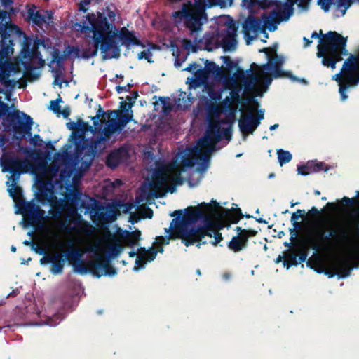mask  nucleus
Listing matches in <instances>:
<instances>
[{"label":"nucleus","instance_id":"f3484780","mask_svg":"<svg viewBox=\"0 0 359 359\" xmlns=\"http://www.w3.org/2000/svg\"><path fill=\"white\" fill-rule=\"evenodd\" d=\"M88 265L90 268V273L97 278L102 275L114 276L117 273L116 269L111 265L110 259L101 255H97L95 260L88 261Z\"/></svg>","mask_w":359,"mask_h":359},{"label":"nucleus","instance_id":"9b49d317","mask_svg":"<svg viewBox=\"0 0 359 359\" xmlns=\"http://www.w3.org/2000/svg\"><path fill=\"white\" fill-rule=\"evenodd\" d=\"M6 148L0 158L2 171L4 172H8L11 174V178L18 177L21 173H25L27 171L28 163L25 159H21L15 157L10 152L5 151Z\"/></svg>","mask_w":359,"mask_h":359},{"label":"nucleus","instance_id":"6ab92c4d","mask_svg":"<svg viewBox=\"0 0 359 359\" xmlns=\"http://www.w3.org/2000/svg\"><path fill=\"white\" fill-rule=\"evenodd\" d=\"M117 215V210L113 206H100L95 211L94 222L97 224L112 222L116 219Z\"/></svg>","mask_w":359,"mask_h":359},{"label":"nucleus","instance_id":"a211bd4d","mask_svg":"<svg viewBox=\"0 0 359 359\" xmlns=\"http://www.w3.org/2000/svg\"><path fill=\"white\" fill-rule=\"evenodd\" d=\"M220 129L221 128L218 122H210L205 136L199 139L198 142V146L201 147H214L215 144L222 140Z\"/></svg>","mask_w":359,"mask_h":359},{"label":"nucleus","instance_id":"ddd939ff","mask_svg":"<svg viewBox=\"0 0 359 359\" xmlns=\"http://www.w3.org/2000/svg\"><path fill=\"white\" fill-rule=\"evenodd\" d=\"M8 15L7 11L0 9V43L2 44L14 43L17 36L23 34L18 26L6 22Z\"/></svg>","mask_w":359,"mask_h":359},{"label":"nucleus","instance_id":"8fccbe9b","mask_svg":"<svg viewBox=\"0 0 359 359\" xmlns=\"http://www.w3.org/2000/svg\"><path fill=\"white\" fill-rule=\"evenodd\" d=\"M251 69H259V72L263 74L262 77L260 76V78H261L260 80L262 79L263 81H264V83L266 86L270 85L271 83L272 77H273V75L272 74L269 75L267 73H266L265 72L266 70H264V72H262V69H261V66H259L256 63L253 62L251 65ZM270 72L272 73L271 71H270Z\"/></svg>","mask_w":359,"mask_h":359},{"label":"nucleus","instance_id":"13d9d810","mask_svg":"<svg viewBox=\"0 0 359 359\" xmlns=\"http://www.w3.org/2000/svg\"><path fill=\"white\" fill-rule=\"evenodd\" d=\"M234 231H236L238 233L237 235L243 234L245 236L250 237L256 236L258 233L257 231L256 230L242 229L241 226H236Z\"/></svg>","mask_w":359,"mask_h":359},{"label":"nucleus","instance_id":"f8f14e48","mask_svg":"<svg viewBox=\"0 0 359 359\" xmlns=\"http://www.w3.org/2000/svg\"><path fill=\"white\" fill-rule=\"evenodd\" d=\"M19 212L25 218V226H33L45 218V211L33 202H27L21 199L18 203Z\"/></svg>","mask_w":359,"mask_h":359},{"label":"nucleus","instance_id":"4d7b16f0","mask_svg":"<svg viewBox=\"0 0 359 359\" xmlns=\"http://www.w3.org/2000/svg\"><path fill=\"white\" fill-rule=\"evenodd\" d=\"M168 99V97H167ZM159 101L162 104V112L165 114H168L172 110V104L166 100L165 97H159Z\"/></svg>","mask_w":359,"mask_h":359},{"label":"nucleus","instance_id":"09e8293b","mask_svg":"<svg viewBox=\"0 0 359 359\" xmlns=\"http://www.w3.org/2000/svg\"><path fill=\"white\" fill-rule=\"evenodd\" d=\"M75 272L81 274H86L90 272V268L88 265V262L85 263L82 259L80 262L76 263L73 266Z\"/></svg>","mask_w":359,"mask_h":359},{"label":"nucleus","instance_id":"6e6552de","mask_svg":"<svg viewBox=\"0 0 359 359\" xmlns=\"http://www.w3.org/2000/svg\"><path fill=\"white\" fill-rule=\"evenodd\" d=\"M171 18L176 26L183 25L191 34L201 31L202 26L208 22V18H204L184 3L178 11L172 13Z\"/></svg>","mask_w":359,"mask_h":359},{"label":"nucleus","instance_id":"c03bdc74","mask_svg":"<svg viewBox=\"0 0 359 359\" xmlns=\"http://www.w3.org/2000/svg\"><path fill=\"white\" fill-rule=\"evenodd\" d=\"M230 95L231 97H226L224 100V104H227L228 107H229L231 102L243 104V99L240 95V90L233 89Z\"/></svg>","mask_w":359,"mask_h":359},{"label":"nucleus","instance_id":"39448f33","mask_svg":"<svg viewBox=\"0 0 359 359\" xmlns=\"http://www.w3.org/2000/svg\"><path fill=\"white\" fill-rule=\"evenodd\" d=\"M347 38L335 31H329L320 39L317 46V57L322 58V64L332 69L336 64L343 60V55H348L346 48Z\"/></svg>","mask_w":359,"mask_h":359},{"label":"nucleus","instance_id":"f03ea898","mask_svg":"<svg viewBox=\"0 0 359 359\" xmlns=\"http://www.w3.org/2000/svg\"><path fill=\"white\" fill-rule=\"evenodd\" d=\"M299 1V6L303 8L307 6L309 0H287V2L276 4V8L272 10L269 15L265 13L262 15V20L255 18L253 15H248L243 24V32L247 38V43H250V40L253 39L250 33L257 34L259 32L264 31L262 22L264 27H267L269 31H274L276 28V25L282 21H286L293 14V6Z\"/></svg>","mask_w":359,"mask_h":359},{"label":"nucleus","instance_id":"5701e85b","mask_svg":"<svg viewBox=\"0 0 359 359\" xmlns=\"http://www.w3.org/2000/svg\"><path fill=\"white\" fill-rule=\"evenodd\" d=\"M235 76L236 78L243 81V86L246 91L252 90L256 83L260 81L261 79L260 76L254 72L246 76L245 72L239 67H237Z\"/></svg>","mask_w":359,"mask_h":359},{"label":"nucleus","instance_id":"774afa93","mask_svg":"<svg viewBox=\"0 0 359 359\" xmlns=\"http://www.w3.org/2000/svg\"><path fill=\"white\" fill-rule=\"evenodd\" d=\"M107 126L109 127L113 133H121L123 128L116 122V120L112 119L109 121Z\"/></svg>","mask_w":359,"mask_h":359},{"label":"nucleus","instance_id":"0eeeda50","mask_svg":"<svg viewBox=\"0 0 359 359\" xmlns=\"http://www.w3.org/2000/svg\"><path fill=\"white\" fill-rule=\"evenodd\" d=\"M339 86V93L342 101L348 98L347 90L359 83V55L350 54L344 61L339 73L333 76Z\"/></svg>","mask_w":359,"mask_h":359},{"label":"nucleus","instance_id":"72a5a7b5","mask_svg":"<svg viewBox=\"0 0 359 359\" xmlns=\"http://www.w3.org/2000/svg\"><path fill=\"white\" fill-rule=\"evenodd\" d=\"M229 28L232 29V31H228L226 35L222 39V45L225 50H231L236 45L235 36L236 28L234 25L229 26Z\"/></svg>","mask_w":359,"mask_h":359},{"label":"nucleus","instance_id":"f257e3e1","mask_svg":"<svg viewBox=\"0 0 359 359\" xmlns=\"http://www.w3.org/2000/svg\"><path fill=\"white\" fill-rule=\"evenodd\" d=\"M87 19L90 26L83 27V29L92 32L93 45L83 48L81 57L86 60L95 57L100 48L104 60L119 58L121 48L115 41L116 25L109 24L106 18L99 12L97 17L95 14L88 15Z\"/></svg>","mask_w":359,"mask_h":359},{"label":"nucleus","instance_id":"dca6fc26","mask_svg":"<svg viewBox=\"0 0 359 359\" xmlns=\"http://www.w3.org/2000/svg\"><path fill=\"white\" fill-rule=\"evenodd\" d=\"M83 226L88 227L89 224L78 213L76 208L69 209L65 215V220L59 224L60 229L68 233L74 230L79 231Z\"/></svg>","mask_w":359,"mask_h":359},{"label":"nucleus","instance_id":"e2e57ef3","mask_svg":"<svg viewBox=\"0 0 359 359\" xmlns=\"http://www.w3.org/2000/svg\"><path fill=\"white\" fill-rule=\"evenodd\" d=\"M7 67L9 68L11 73H20L21 72L20 64L18 62H6Z\"/></svg>","mask_w":359,"mask_h":359},{"label":"nucleus","instance_id":"9d476101","mask_svg":"<svg viewBox=\"0 0 359 359\" xmlns=\"http://www.w3.org/2000/svg\"><path fill=\"white\" fill-rule=\"evenodd\" d=\"M266 54L268 62L261 65L262 71L268 70L272 72L273 78L288 77L292 81H297L298 79L290 72L283 71L281 67L284 63V58L276 53L277 46L271 48H264L259 50Z\"/></svg>","mask_w":359,"mask_h":359},{"label":"nucleus","instance_id":"e433bc0d","mask_svg":"<svg viewBox=\"0 0 359 359\" xmlns=\"http://www.w3.org/2000/svg\"><path fill=\"white\" fill-rule=\"evenodd\" d=\"M358 199H355V198H348L347 196H344L340 201V203H334L332 202H328L326 205V207L328 208L332 211H336L338 208H340L341 205H345L348 206H353L357 204H359V197Z\"/></svg>","mask_w":359,"mask_h":359},{"label":"nucleus","instance_id":"473e14b6","mask_svg":"<svg viewBox=\"0 0 359 359\" xmlns=\"http://www.w3.org/2000/svg\"><path fill=\"white\" fill-rule=\"evenodd\" d=\"M65 259L62 255L55 252L53 253V260L51 262L50 272L54 274H60L63 271Z\"/></svg>","mask_w":359,"mask_h":359},{"label":"nucleus","instance_id":"aec40b11","mask_svg":"<svg viewBox=\"0 0 359 359\" xmlns=\"http://www.w3.org/2000/svg\"><path fill=\"white\" fill-rule=\"evenodd\" d=\"M129 156L128 151L123 147L111 151L106 158V165L111 169H115L120 163L127 160Z\"/></svg>","mask_w":359,"mask_h":359},{"label":"nucleus","instance_id":"49530a36","mask_svg":"<svg viewBox=\"0 0 359 359\" xmlns=\"http://www.w3.org/2000/svg\"><path fill=\"white\" fill-rule=\"evenodd\" d=\"M13 179V182L11 184V187H8V191L11 197H12L14 200H17L19 198L22 197V191L20 187L18 186L15 182V179Z\"/></svg>","mask_w":359,"mask_h":359},{"label":"nucleus","instance_id":"680f3d73","mask_svg":"<svg viewBox=\"0 0 359 359\" xmlns=\"http://www.w3.org/2000/svg\"><path fill=\"white\" fill-rule=\"evenodd\" d=\"M294 251H295L296 253H297V252H299V255H297V257H298L297 262H298V264L306 262V260L307 259L308 255H307L306 251L304 249H303V248H299H299H295Z\"/></svg>","mask_w":359,"mask_h":359},{"label":"nucleus","instance_id":"f704fd0d","mask_svg":"<svg viewBox=\"0 0 359 359\" xmlns=\"http://www.w3.org/2000/svg\"><path fill=\"white\" fill-rule=\"evenodd\" d=\"M51 208V214L52 217L54 219H57L61 217L62 210H65V203L64 201L62 199L58 200L57 198L55 196L52 198V200L48 203Z\"/></svg>","mask_w":359,"mask_h":359},{"label":"nucleus","instance_id":"79ce46f5","mask_svg":"<svg viewBox=\"0 0 359 359\" xmlns=\"http://www.w3.org/2000/svg\"><path fill=\"white\" fill-rule=\"evenodd\" d=\"M83 256V252L79 249H74L67 251L65 255L66 259L69 264L74 266V264L81 261Z\"/></svg>","mask_w":359,"mask_h":359},{"label":"nucleus","instance_id":"2eb2a0df","mask_svg":"<svg viewBox=\"0 0 359 359\" xmlns=\"http://www.w3.org/2000/svg\"><path fill=\"white\" fill-rule=\"evenodd\" d=\"M14 43H0V82L6 87H14L15 82L10 79L11 72L5 60L13 55Z\"/></svg>","mask_w":359,"mask_h":359},{"label":"nucleus","instance_id":"6e6d98bb","mask_svg":"<svg viewBox=\"0 0 359 359\" xmlns=\"http://www.w3.org/2000/svg\"><path fill=\"white\" fill-rule=\"evenodd\" d=\"M62 102V97L59 95L58 98H57L56 100H51L50 101V107L49 109L53 112L55 113V114H57V116L60 115V109H61V107L60 106V102Z\"/></svg>","mask_w":359,"mask_h":359},{"label":"nucleus","instance_id":"69168bd1","mask_svg":"<svg viewBox=\"0 0 359 359\" xmlns=\"http://www.w3.org/2000/svg\"><path fill=\"white\" fill-rule=\"evenodd\" d=\"M104 111L101 108L98 110L97 115L92 118V120L93 121V125L95 126V130H98L99 131L101 130V125L100 123V117L101 116H103Z\"/></svg>","mask_w":359,"mask_h":359},{"label":"nucleus","instance_id":"cd10ccee","mask_svg":"<svg viewBox=\"0 0 359 359\" xmlns=\"http://www.w3.org/2000/svg\"><path fill=\"white\" fill-rule=\"evenodd\" d=\"M68 48L69 50L64 55H61L58 50H55L52 54L51 62H56L57 66L60 67H63V62L65 59L72 53H74L76 57H79V53L80 52V50L77 46H68Z\"/></svg>","mask_w":359,"mask_h":359},{"label":"nucleus","instance_id":"4468645a","mask_svg":"<svg viewBox=\"0 0 359 359\" xmlns=\"http://www.w3.org/2000/svg\"><path fill=\"white\" fill-rule=\"evenodd\" d=\"M306 265L308 267L314 269V271L318 273L324 272L329 278H332L337 274L339 278H345L350 275L352 269L346 262L340 261L334 265L336 272H332L329 270L324 271L320 261L316 258L312 257L308 259Z\"/></svg>","mask_w":359,"mask_h":359},{"label":"nucleus","instance_id":"37998d69","mask_svg":"<svg viewBox=\"0 0 359 359\" xmlns=\"http://www.w3.org/2000/svg\"><path fill=\"white\" fill-rule=\"evenodd\" d=\"M311 168V172H318L322 170L327 172L329 170V168L325 165L323 162H318L317 161H308L305 166L303 168Z\"/></svg>","mask_w":359,"mask_h":359},{"label":"nucleus","instance_id":"603ef678","mask_svg":"<svg viewBox=\"0 0 359 359\" xmlns=\"http://www.w3.org/2000/svg\"><path fill=\"white\" fill-rule=\"evenodd\" d=\"M205 40V48L208 51L212 50L214 46L215 45V36L212 34H206L204 36Z\"/></svg>","mask_w":359,"mask_h":359},{"label":"nucleus","instance_id":"338daca9","mask_svg":"<svg viewBox=\"0 0 359 359\" xmlns=\"http://www.w3.org/2000/svg\"><path fill=\"white\" fill-rule=\"evenodd\" d=\"M318 4L324 11L327 12L334 2L333 0H318Z\"/></svg>","mask_w":359,"mask_h":359},{"label":"nucleus","instance_id":"4c0bfd02","mask_svg":"<svg viewBox=\"0 0 359 359\" xmlns=\"http://www.w3.org/2000/svg\"><path fill=\"white\" fill-rule=\"evenodd\" d=\"M209 76L208 75L207 72H205L204 68H202V67L200 65L196 70L194 72V78L192 79L193 83L196 87H198L201 85L205 83Z\"/></svg>","mask_w":359,"mask_h":359},{"label":"nucleus","instance_id":"ea45409f","mask_svg":"<svg viewBox=\"0 0 359 359\" xmlns=\"http://www.w3.org/2000/svg\"><path fill=\"white\" fill-rule=\"evenodd\" d=\"M96 130L95 127L89 125L88 123L83 121L82 119H78V128H76V135L82 139L84 138L85 134L88 132H94Z\"/></svg>","mask_w":359,"mask_h":359},{"label":"nucleus","instance_id":"a878e982","mask_svg":"<svg viewBox=\"0 0 359 359\" xmlns=\"http://www.w3.org/2000/svg\"><path fill=\"white\" fill-rule=\"evenodd\" d=\"M118 236L129 247H133L138 243L140 240L141 231L136 229L133 231L127 230L121 231Z\"/></svg>","mask_w":359,"mask_h":359},{"label":"nucleus","instance_id":"4be33fe9","mask_svg":"<svg viewBox=\"0 0 359 359\" xmlns=\"http://www.w3.org/2000/svg\"><path fill=\"white\" fill-rule=\"evenodd\" d=\"M259 124L260 121L252 114L241 116L238 121L239 129L243 135L252 134Z\"/></svg>","mask_w":359,"mask_h":359},{"label":"nucleus","instance_id":"393cba45","mask_svg":"<svg viewBox=\"0 0 359 359\" xmlns=\"http://www.w3.org/2000/svg\"><path fill=\"white\" fill-rule=\"evenodd\" d=\"M250 238V236H247L243 234L234 236L228 243L227 247L231 251L238 252L247 248Z\"/></svg>","mask_w":359,"mask_h":359},{"label":"nucleus","instance_id":"864d4df0","mask_svg":"<svg viewBox=\"0 0 359 359\" xmlns=\"http://www.w3.org/2000/svg\"><path fill=\"white\" fill-rule=\"evenodd\" d=\"M221 59L226 65V70L231 72L233 69L238 67V63L231 60L229 56H222Z\"/></svg>","mask_w":359,"mask_h":359},{"label":"nucleus","instance_id":"58836bf2","mask_svg":"<svg viewBox=\"0 0 359 359\" xmlns=\"http://www.w3.org/2000/svg\"><path fill=\"white\" fill-rule=\"evenodd\" d=\"M116 115L117 120L116 122L123 129L124 127L133 120V111L130 113H123L120 111H114Z\"/></svg>","mask_w":359,"mask_h":359},{"label":"nucleus","instance_id":"423d86ee","mask_svg":"<svg viewBox=\"0 0 359 359\" xmlns=\"http://www.w3.org/2000/svg\"><path fill=\"white\" fill-rule=\"evenodd\" d=\"M22 35L25 41L20 51L21 65L25 69L24 75L29 81H34L39 79L41 74L36 71L37 67H34L32 63L37 64L39 67H43L45 65V60L42 58V55L39 50L40 46H45V42L36 38L34 40L32 47H31V40L24 34Z\"/></svg>","mask_w":359,"mask_h":359},{"label":"nucleus","instance_id":"a18cd8bd","mask_svg":"<svg viewBox=\"0 0 359 359\" xmlns=\"http://www.w3.org/2000/svg\"><path fill=\"white\" fill-rule=\"evenodd\" d=\"M81 195L79 189H74L65 196V198L75 205H79L81 202Z\"/></svg>","mask_w":359,"mask_h":359},{"label":"nucleus","instance_id":"20e7f679","mask_svg":"<svg viewBox=\"0 0 359 359\" xmlns=\"http://www.w3.org/2000/svg\"><path fill=\"white\" fill-rule=\"evenodd\" d=\"M211 203H213L214 206H212L210 203L203 202L197 206L188 207L184 209V215L182 218L181 216L183 211L182 210H175L170 214L172 217H177L172 220V225L174 224L178 231L188 241V238L192 234L190 231L193 229H196L195 227L189 228V225L194 224L199 220H203L204 222L219 207V203L216 201L212 200ZM191 245H193V241H191Z\"/></svg>","mask_w":359,"mask_h":359},{"label":"nucleus","instance_id":"a19ab883","mask_svg":"<svg viewBox=\"0 0 359 359\" xmlns=\"http://www.w3.org/2000/svg\"><path fill=\"white\" fill-rule=\"evenodd\" d=\"M285 254V260L283 262V266L287 269L292 266H297V254L294 250L293 251H286Z\"/></svg>","mask_w":359,"mask_h":359},{"label":"nucleus","instance_id":"c756f323","mask_svg":"<svg viewBox=\"0 0 359 359\" xmlns=\"http://www.w3.org/2000/svg\"><path fill=\"white\" fill-rule=\"evenodd\" d=\"M105 141V137L103 135L97 137L96 139L86 140L81 146V149H88L92 155H95L98 149H101L102 142Z\"/></svg>","mask_w":359,"mask_h":359},{"label":"nucleus","instance_id":"3c124183","mask_svg":"<svg viewBox=\"0 0 359 359\" xmlns=\"http://www.w3.org/2000/svg\"><path fill=\"white\" fill-rule=\"evenodd\" d=\"M154 177L159 184H162L168 180V175L164 167L158 168L154 172Z\"/></svg>","mask_w":359,"mask_h":359},{"label":"nucleus","instance_id":"bb28decb","mask_svg":"<svg viewBox=\"0 0 359 359\" xmlns=\"http://www.w3.org/2000/svg\"><path fill=\"white\" fill-rule=\"evenodd\" d=\"M36 7L34 5H32L27 9L26 18L29 22H32V24L39 27L43 25L44 23H48L46 20V15H42L40 11H36Z\"/></svg>","mask_w":359,"mask_h":359},{"label":"nucleus","instance_id":"412c9836","mask_svg":"<svg viewBox=\"0 0 359 359\" xmlns=\"http://www.w3.org/2000/svg\"><path fill=\"white\" fill-rule=\"evenodd\" d=\"M165 232L168 234L166 236H157L156 238V243L157 245H168L169 244L170 239H176L179 238L182 240V242L186 245L189 246L191 245V242L187 241L182 234L178 231L177 229H176L175 226L174 224L172 225V223L170 224V228L165 229Z\"/></svg>","mask_w":359,"mask_h":359},{"label":"nucleus","instance_id":"c9c22d12","mask_svg":"<svg viewBox=\"0 0 359 359\" xmlns=\"http://www.w3.org/2000/svg\"><path fill=\"white\" fill-rule=\"evenodd\" d=\"M204 69L208 76L212 74V75L215 76V77H219L220 79L223 78L224 76L223 69L221 67H219L215 62H214L212 61L206 60L205 61Z\"/></svg>","mask_w":359,"mask_h":359},{"label":"nucleus","instance_id":"b1692460","mask_svg":"<svg viewBox=\"0 0 359 359\" xmlns=\"http://www.w3.org/2000/svg\"><path fill=\"white\" fill-rule=\"evenodd\" d=\"M116 32V36L118 37L121 41V45L126 47H129L130 45L144 47V45L142 43V41L135 36V32L129 31L126 27H122L119 31L118 34L117 30ZM116 38V37H115V39Z\"/></svg>","mask_w":359,"mask_h":359},{"label":"nucleus","instance_id":"2f4dec72","mask_svg":"<svg viewBox=\"0 0 359 359\" xmlns=\"http://www.w3.org/2000/svg\"><path fill=\"white\" fill-rule=\"evenodd\" d=\"M37 199L42 205L48 204L55 196L51 189L46 184H41L38 189Z\"/></svg>","mask_w":359,"mask_h":359},{"label":"nucleus","instance_id":"c85d7f7f","mask_svg":"<svg viewBox=\"0 0 359 359\" xmlns=\"http://www.w3.org/2000/svg\"><path fill=\"white\" fill-rule=\"evenodd\" d=\"M222 217L229 224H237L243 217L242 211L238 208L224 209Z\"/></svg>","mask_w":359,"mask_h":359},{"label":"nucleus","instance_id":"1a4fd4ad","mask_svg":"<svg viewBox=\"0 0 359 359\" xmlns=\"http://www.w3.org/2000/svg\"><path fill=\"white\" fill-rule=\"evenodd\" d=\"M222 228V226L218 227L210 217L204 222L203 226L193 229L190 231L192 234L188 240L193 241V245L198 242V247L208 243L216 245L223 240L222 235L219 232V229Z\"/></svg>","mask_w":359,"mask_h":359},{"label":"nucleus","instance_id":"0e129e2a","mask_svg":"<svg viewBox=\"0 0 359 359\" xmlns=\"http://www.w3.org/2000/svg\"><path fill=\"white\" fill-rule=\"evenodd\" d=\"M354 0H338L337 1V7L343 8L342 11L343 14L345 13L346 10L353 4Z\"/></svg>","mask_w":359,"mask_h":359},{"label":"nucleus","instance_id":"052dcab7","mask_svg":"<svg viewBox=\"0 0 359 359\" xmlns=\"http://www.w3.org/2000/svg\"><path fill=\"white\" fill-rule=\"evenodd\" d=\"M293 228L290 229V241H294L295 236H297V231L301 229L302 224L300 222L295 221L292 222Z\"/></svg>","mask_w":359,"mask_h":359},{"label":"nucleus","instance_id":"bf43d9fd","mask_svg":"<svg viewBox=\"0 0 359 359\" xmlns=\"http://www.w3.org/2000/svg\"><path fill=\"white\" fill-rule=\"evenodd\" d=\"M122 250V246L118 243L108 246V252L113 257L119 255Z\"/></svg>","mask_w":359,"mask_h":359},{"label":"nucleus","instance_id":"5fc2aeb1","mask_svg":"<svg viewBox=\"0 0 359 359\" xmlns=\"http://www.w3.org/2000/svg\"><path fill=\"white\" fill-rule=\"evenodd\" d=\"M233 1V0H209V6H218L220 8H226L227 6H231Z\"/></svg>","mask_w":359,"mask_h":359},{"label":"nucleus","instance_id":"de8ad7c7","mask_svg":"<svg viewBox=\"0 0 359 359\" xmlns=\"http://www.w3.org/2000/svg\"><path fill=\"white\" fill-rule=\"evenodd\" d=\"M278 159L280 165L282 166L285 163H289L292 158V154L290 151L283 150L281 149L277 151Z\"/></svg>","mask_w":359,"mask_h":359},{"label":"nucleus","instance_id":"7ed1b4c3","mask_svg":"<svg viewBox=\"0 0 359 359\" xmlns=\"http://www.w3.org/2000/svg\"><path fill=\"white\" fill-rule=\"evenodd\" d=\"M351 234L339 222H330L325 227L309 230L306 241L309 247L318 252L345 247L350 243Z\"/></svg>","mask_w":359,"mask_h":359},{"label":"nucleus","instance_id":"7c9ffc66","mask_svg":"<svg viewBox=\"0 0 359 359\" xmlns=\"http://www.w3.org/2000/svg\"><path fill=\"white\" fill-rule=\"evenodd\" d=\"M184 4L201 15H203L204 18H208L205 12L206 8L212 7L209 6V0H194V1H187V2H184Z\"/></svg>","mask_w":359,"mask_h":359}]
</instances>
